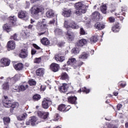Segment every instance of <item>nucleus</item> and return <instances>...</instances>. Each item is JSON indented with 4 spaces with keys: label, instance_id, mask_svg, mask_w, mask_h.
<instances>
[{
    "label": "nucleus",
    "instance_id": "nucleus-52",
    "mask_svg": "<svg viewBox=\"0 0 128 128\" xmlns=\"http://www.w3.org/2000/svg\"><path fill=\"white\" fill-rule=\"evenodd\" d=\"M30 3L29 2L26 1L25 4V8H30Z\"/></svg>",
    "mask_w": 128,
    "mask_h": 128
},
{
    "label": "nucleus",
    "instance_id": "nucleus-25",
    "mask_svg": "<svg viewBox=\"0 0 128 128\" xmlns=\"http://www.w3.org/2000/svg\"><path fill=\"white\" fill-rule=\"evenodd\" d=\"M94 26L96 28H97V30H104V24L99 22H96Z\"/></svg>",
    "mask_w": 128,
    "mask_h": 128
},
{
    "label": "nucleus",
    "instance_id": "nucleus-7",
    "mask_svg": "<svg viewBox=\"0 0 128 128\" xmlns=\"http://www.w3.org/2000/svg\"><path fill=\"white\" fill-rule=\"evenodd\" d=\"M37 114L39 118L43 120H46L48 116H50L48 112H44V111H38Z\"/></svg>",
    "mask_w": 128,
    "mask_h": 128
},
{
    "label": "nucleus",
    "instance_id": "nucleus-33",
    "mask_svg": "<svg viewBox=\"0 0 128 128\" xmlns=\"http://www.w3.org/2000/svg\"><path fill=\"white\" fill-rule=\"evenodd\" d=\"M63 80H66V82H68L69 78L66 72H62L60 78Z\"/></svg>",
    "mask_w": 128,
    "mask_h": 128
},
{
    "label": "nucleus",
    "instance_id": "nucleus-53",
    "mask_svg": "<svg viewBox=\"0 0 128 128\" xmlns=\"http://www.w3.org/2000/svg\"><path fill=\"white\" fill-rule=\"evenodd\" d=\"M42 60V59L39 58H36L35 59V60H34V62H35V64H40V62Z\"/></svg>",
    "mask_w": 128,
    "mask_h": 128
},
{
    "label": "nucleus",
    "instance_id": "nucleus-64",
    "mask_svg": "<svg viewBox=\"0 0 128 128\" xmlns=\"http://www.w3.org/2000/svg\"><path fill=\"white\" fill-rule=\"evenodd\" d=\"M9 6L10 8H12H12H14V4H10L9 5Z\"/></svg>",
    "mask_w": 128,
    "mask_h": 128
},
{
    "label": "nucleus",
    "instance_id": "nucleus-17",
    "mask_svg": "<svg viewBox=\"0 0 128 128\" xmlns=\"http://www.w3.org/2000/svg\"><path fill=\"white\" fill-rule=\"evenodd\" d=\"M76 100H78L76 97L74 96H70L68 98V101L72 104H78Z\"/></svg>",
    "mask_w": 128,
    "mask_h": 128
},
{
    "label": "nucleus",
    "instance_id": "nucleus-63",
    "mask_svg": "<svg viewBox=\"0 0 128 128\" xmlns=\"http://www.w3.org/2000/svg\"><path fill=\"white\" fill-rule=\"evenodd\" d=\"M26 124L27 126H30V120L26 121Z\"/></svg>",
    "mask_w": 128,
    "mask_h": 128
},
{
    "label": "nucleus",
    "instance_id": "nucleus-35",
    "mask_svg": "<svg viewBox=\"0 0 128 128\" xmlns=\"http://www.w3.org/2000/svg\"><path fill=\"white\" fill-rule=\"evenodd\" d=\"M14 68L16 70H22L24 64L22 63H18L14 66Z\"/></svg>",
    "mask_w": 128,
    "mask_h": 128
},
{
    "label": "nucleus",
    "instance_id": "nucleus-6",
    "mask_svg": "<svg viewBox=\"0 0 128 128\" xmlns=\"http://www.w3.org/2000/svg\"><path fill=\"white\" fill-rule=\"evenodd\" d=\"M74 8L76 10H85L86 11V10H88V6H86L82 2H79L75 4Z\"/></svg>",
    "mask_w": 128,
    "mask_h": 128
},
{
    "label": "nucleus",
    "instance_id": "nucleus-55",
    "mask_svg": "<svg viewBox=\"0 0 128 128\" xmlns=\"http://www.w3.org/2000/svg\"><path fill=\"white\" fill-rule=\"evenodd\" d=\"M80 34H86V31L84 30V28H82L80 29Z\"/></svg>",
    "mask_w": 128,
    "mask_h": 128
},
{
    "label": "nucleus",
    "instance_id": "nucleus-5",
    "mask_svg": "<svg viewBox=\"0 0 128 128\" xmlns=\"http://www.w3.org/2000/svg\"><path fill=\"white\" fill-rule=\"evenodd\" d=\"M4 106L5 108H18L20 104L18 102H15L12 104V101L8 100V101H4Z\"/></svg>",
    "mask_w": 128,
    "mask_h": 128
},
{
    "label": "nucleus",
    "instance_id": "nucleus-44",
    "mask_svg": "<svg viewBox=\"0 0 128 128\" xmlns=\"http://www.w3.org/2000/svg\"><path fill=\"white\" fill-rule=\"evenodd\" d=\"M72 52L74 54H78L80 52V48H74L72 50Z\"/></svg>",
    "mask_w": 128,
    "mask_h": 128
},
{
    "label": "nucleus",
    "instance_id": "nucleus-41",
    "mask_svg": "<svg viewBox=\"0 0 128 128\" xmlns=\"http://www.w3.org/2000/svg\"><path fill=\"white\" fill-rule=\"evenodd\" d=\"M3 121H4V124H6V126H8V124H10V118L8 117H4L3 118Z\"/></svg>",
    "mask_w": 128,
    "mask_h": 128
},
{
    "label": "nucleus",
    "instance_id": "nucleus-48",
    "mask_svg": "<svg viewBox=\"0 0 128 128\" xmlns=\"http://www.w3.org/2000/svg\"><path fill=\"white\" fill-rule=\"evenodd\" d=\"M82 91L83 92H86V94H88L90 92V89L86 88V87H84L82 88Z\"/></svg>",
    "mask_w": 128,
    "mask_h": 128
},
{
    "label": "nucleus",
    "instance_id": "nucleus-39",
    "mask_svg": "<svg viewBox=\"0 0 128 128\" xmlns=\"http://www.w3.org/2000/svg\"><path fill=\"white\" fill-rule=\"evenodd\" d=\"M127 8L128 7H126V6H122L120 10H118V14H124V12H126Z\"/></svg>",
    "mask_w": 128,
    "mask_h": 128
},
{
    "label": "nucleus",
    "instance_id": "nucleus-13",
    "mask_svg": "<svg viewBox=\"0 0 128 128\" xmlns=\"http://www.w3.org/2000/svg\"><path fill=\"white\" fill-rule=\"evenodd\" d=\"M20 78V74H16L12 78H8V82H10L11 84H14V82H18Z\"/></svg>",
    "mask_w": 128,
    "mask_h": 128
},
{
    "label": "nucleus",
    "instance_id": "nucleus-49",
    "mask_svg": "<svg viewBox=\"0 0 128 128\" xmlns=\"http://www.w3.org/2000/svg\"><path fill=\"white\" fill-rule=\"evenodd\" d=\"M11 40H18V34H15L10 37Z\"/></svg>",
    "mask_w": 128,
    "mask_h": 128
},
{
    "label": "nucleus",
    "instance_id": "nucleus-1",
    "mask_svg": "<svg viewBox=\"0 0 128 128\" xmlns=\"http://www.w3.org/2000/svg\"><path fill=\"white\" fill-rule=\"evenodd\" d=\"M30 12L34 18H38L40 12H42L44 10L43 6H36L34 5L30 10Z\"/></svg>",
    "mask_w": 128,
    "mask_h": 128
},
{
    "label": "nucleus",
    "instance_id": "nucleus-54",
    "mask_svg": "<svg viewBox=\"0 0 128 128\" xmlns=\"http://www.w3.org/2000/svg\"><path fill=\"white\" fill-rule=\"evenodd\" d=\"M13 90H14V92H20V86H14L13 88Z\"/></svg>",
    "mask_w": 128,
    "mask_h": 128
},
{
    "label": "nucleus",
    "instance_id": "nucleus-62",
    "mask_svg": "<svg viewBox=\"0 0 128 128\" xmlns=\"http://www.w3.org/2000/svg\"><path fill=\"white\" fill-rule=\"evenodd\" d=\"M4 100L3 101V105H4V102H8V96H4Z\"/></svg>",
    "mask_w": 128,
    "mask_h": 128
},
{
    "label": "nucleus",
    "instance_id": "nucleus-38",
    "mask_svg": "<svg viewBox=\"0 0 128 128\" xmlns=\"http://www.w3.org/2000/svg\"><path fill=\"white\" fill-rule=\"evenodd\" d=\"M86 10H78L75 12V14H77V16H80L81 14H86Z\"/></svg>",
    "mask_w": 128,
    "mask_h": 128
},
{
    "label": "nucleus",
    "instance_id": "nucleus-46",
    "mask_svg": "<svg viewBox=\"0 0 128 128\" xmlns=\"http://www.w3.org/2000/svg\"><path fill=\"white\" fill-rule=\"evenodd\" d=\"M118 86H121V88H124V86H126V82H119L118 84Z\"/></svg>",
    "mask_w": 128,
    "mask_h": 128
},
{
    "label": "nucleus",
    "instance_id": "nucleus-22",
    "mask_svg": "<svg viewBox=\"0 0 128 128\" xmlns=\"http://www.w3.org/2000/svg\"><path fill=\"white\" fill-rule=\"evenodd\" d=\"M68 110L69 109H67L66 108V105H64V104H61L58 107V110H60V112H64L68 111Z\"/></svg>",
    "mask_w": 128,
    "mask_h": 128
},
{
    "label": "nucleus",
    "instance_id": "nucleus-8",
    "mask_svg": "<svg viewBox=\"0 0 128 128\" xmlns=\"http://www.w3.org/2000/svg\"><path fill=\"white\" fill-rule=\"evenodd\" d=\"M18 17L19 18H22L24 20H28V13L26 11H20L18 13Z\"/></svg>",
    "mask_w": 128,
    "mask_h": 128
},
{
    "label": "nucleus",
    "instance_id": "nucleus-61",
    "mask_svg": "<svg viewBox=\"0 0 128 128\" xmlns=\"http://www.w3.org/2000/svg\"><path fill=\"white\" fill-rule=\"evenodd\" d=\"M58 46L60 47L63 46L64 44V42H60L58 43Z\"/></svg>",
    "mask_w": 128,
    "mask_h": 128
},
{
    "label": "nucleus",
    "instance_id": "nucleus-59",
    "mask_svg": "<svg viewBox=\"0 0 128 128\" xmlns=\"http://www.w3.org/2000/svg\"><path fill=\"white\" fill-rule=\"evenodd\" d=\"M36 49H32L31 51V54L32 55L36 54Z\"/></svg>",
    "mask_w": 128,
    "mask_h": 128
},
{
    "label": "nucleus",
    "instance_id": "nucleus-45",
    "mask_svg": "<svg viewBox=\"0 0 128 128\" xmlns=\"http://www.w3.org/2000/svg\"><path fill=\"white\" fill-rule=\"evenodd\" d=\"M28 83L30 86H36V80L32 79L28 81Z\"/></svg>",
    "mask_w": 128,
    "mask_h": 128
},
{
    "label": "nucleus",
    "instance_id": "nucleus-9",
    "mask_svg": "<svg viewBox=\"0 0 128 128\" xmlns=\"http://www.w3.org/2000/svg\"><path fill=\"white\" fill-rule=\"evenodd\" d=\"M52 100L46 99V98H44V100L42 101V106L43 108H44L45 110H46L48 108V106H50L52 104Z\"/></svg>",
    "mask_w": 128,
    "mask_h": 128
},
{
    "label": "nucleus",
    "instance_id": "nucleus-26",
    "mask_svg": "<svg viewBox=\"0 0 128 128\" xmlns=\"http://www.w3.org/2000/svg\"><path fill=\"white\" fill-rule=\"evenodd\" d=\"M46 16L47 18H52V16H54V11L50 9L46 12Z\"/></svg>",
    "mask_w": 128,
    "mask_h": 128
},
{
    "label": "nucleus",
    "instance_id": "nucleus-19",
    "mask_svg": "<svg viewBox=\"0 0 128 128\" xmlns=\"http://www.w3.org/2000/svg\"><path fill=\"white\" fill-rule=\"evenodd\" d=\"M30 124L31 126H36V124H38V118L32 116L30 118Z\"/></svg>",
    "mask_w": 128,
    "mask_h": 128
},
{
    "label": "nucleus",
    "instance_id": "nucleus-36",
    "mask_svg": "<svg viewBox=\"0 0 128 128\" xmlns=\"http://www.w3.org/2000/svg\"><path fill=\"white\" fill-rule=\"evenodd\" d=\"M100 10L102 14H106V10H108L106 4H104L101 6Z\"/></svg>",
    "mask_w": 128,
    "mask_h": 128
},
{
    "label": "nucleus",
    "instance_id": "nucleus-30",
    "mask_svg": "<svg viewBox=\"0 0 128 128\" xmlns=\"http://www.w3.org/2000/svg\"><path fill=\"white\" fill-rule=\"evenodd\" d=\"M40 42L42 44H44V46H48V44H50V40H48L46 38H42Z\"/></svg>",
    "mask_w": 128,
    "mask_h": 128
},
{
    "label": "nucleus",
    "instance_id": "nucleus-4",
    "mask_svg": "<svg viewBox=\"0 0 128 128\" xmlns=\"http://www.w3.org/2000/svg\"><path fill=\"white\" fill-rule=\"evenodd\" d=\"M64 26L66 28H73L74 30H76L80 28V26H78L76 22L72 20H65L64 22Z\"/></svg>",
    "mask_w": 128,
    "mask_h": 128
},
{
    "label": "nucleus",
    "instance_id": "nucleus-51",
    "mask_svg": "<svg viewBox=\"0 0 128 128\" xmlns=\"http://www.w3.org/2000/svg\"><path fill=\"white\" fill-rule=\"evenodd\" d=\"M116 16L117 18H120V22H122V20H124V18L122 17V16H120V13L116 14Z\"/></svg>",
    "mask_w": 128,
    "mask_h": 128
},
{
    "label": "nucleus",
    "instance_id": "nucleus-57",
    "mask_svg": "<svg viewBox=\"0 0 128 128\" xmlns=\"http://www.w3.org/2000/svg\"><path fill=\"white\" fill-rule=\"evenodd\" d=\"M109 21L110 22H114V17H110Z\"/></svg>",
    "mask_w": 128,
    "mask_h": 128
},
{
    "label": "nucleus",
    "instance_id": "nucleus-23",
    "mask_svg": "<svg viewBox=\"0 0 128 128\" xmlns=\"http://www.w3.org/2000/svg\"><path fill=\"white\" fill-rule=\"evenodd\" d=\"M10 82H4L2 86L3 90H10Z\"/></svg>",
    "mask_w": 128,
    "mask_h": 128
},
{
    "label": "nucleus",
    "instance_id": "nucleus-60",
    "mask_svg": "<svg viewBox=\"0 0 128 128\" xmlns=\"http://www.w3.org/2000/svg\"><path fill=\"white\" fill-rule=\"evenodd\" d=\"M21 36H24V38H26V32L24 31H22L21 33Z\"/></svg>",
    "mask_w": 128,
    "mask_h": 128
},
{
    "label": "nucleus",
    "instance_id": "nucleus-14",
    "mask_svg": "<svg viewBox=\"0 0 128 128\" xmlns=\"http://www.w3.org/2000/svg\"><path fill=\"white\" fill-rule=\"evenodd\" d=\"M50 68L52 72H56L58 70V69L60 68V66L56 63H52L50 66Z\"/></svg>",
    "mask_w": 128,
    "mask_h": 128
},
{
    "label": "nucleus",
    "instance_id": "nucleus-10",
    "mask_svg": "<svg viewBox=\"0 0 128 128\" xmlns=\"http://www.w3.org/2000/svg\"><path fill=\"white\" fill-rule=\"evenodd\" d=\"M92 18L94 22H98L100 18V15L98 12H94L92 14Z\"/></svg>",
    "mask_w": 128,
    "mask_h": 128
},
{
    "label": "nucleus",
    "instance_id": "nucleus-34",
    "mask_svg": "<svg viewBox=\"0 0 128 128\" xmlns=\"http://www.w3.org/2000/svg\"><path fill=\"white\" fill-rule=\"evenodd\" d=\"M26 116H28V114H26V113H24L22 114L16 116V118L18 120H26Z\"/></svg>",
    "mask_w": 128,
    "mask_h": 128
},
{
    "label": "nucleus",
    "instance_id": "nucleus-27",
    "mask_svg": "<svg viewBox=\"0 0 128 128\" xmlns=\"http://www.w3.org/2000/svg\"><path fill=\"white\" fill-rule=\"evenodd\" d=\"M70 40H72L74 38V34L70 30H68L66 33Z\"/></svg>",
    "mask_w": 128,
    "mask_h": 128
},
{
    "label": "nucleus",
    "instance_id": "nucleus-15",
    "mask_svg": "<svg viewBox=\"0 0 128 128\" xmlns=\"http://www.w3.org/2000/svg\"><path fill=\"white\" fill-rule=\"evenodd\" d=\"M88 44V40L84 38L81 39L76 43V46H84Z\"/></svg>",
    "mask_w": 128,
    "mask_h": 128
},
{
    "label": "nucleus",
    "instance_id": "nucleus-56",
    "mask_svg": "<svg viewBox=\"0 0 128 128\" xmlns=\"http://www.w3.org/2000/svg\"><path fill=\"white\" fill-rule=\"evenodd\" d=\"M33 46L34 48H36V50H40V47L38 46L36 44H34Z\"/></svg>",
    "mask_w": 128,
    "mask_h": 128
},
{
    "label": "nucleus",
    "instance_id": "nucleus-20",
    "mask_svg": "<svg viewBox=\"0 0 128 128\" xmlns=\"http://www.w3.org/2000/svg\"><path fill=\"white\" fill-rule=\"evenodd\" d=\"M0 62L2 64L5 66H10V60L8 58H3L1 60Z\"/></svg>",
    "mask_w": 128,
    "mask_h": 128
},
{
    "label": "nucleus",
    "instance_id": "nucleus-31",
    "mask_svg": "<svg viewBox=\"0 0 128 128\" xmlns=\"http://www.w3.org/2000/svg\"><path fill=\"white\" fill-rule=\"evenodd\" d=\"M44 69L42 68H39L38 70H36V76H44Z\"/></svg>",
    "mask_w": 128,
    "mask_h": 128
},
{
    "label": "nucleus",
    "instance_id": "nucleus-58",
    "mask_svg": "<svg viewBox=\"0 0 128 128\" xmlns=\"http://www.w3.org/2000/svg\"><path fill=\"white\" fill-rule=\"evenodd\" d=\"M122 108V104H118L117 105V108L118 110H120V108Z\"/></svg>",
    "mask_w": 128,
    "mask_h": 128
},
{
    "label": "nucleus",
    "instance_id": "nucleus-18",
    "mask_svg": "<svg viewBox=\"0 0 128 128\" xmlns=\"http://www.w3.org/2000/svg\"><path fill=\"white\" fill-rule=\"evenodd\" d=\"M59 90L60 92H68V84L64 83L62 86L59 87Z\"/></svg>",
    "mask_w": 128,
    "mask_h": 128
},
{
    "label": "nucleus",
    "instance_id": "nucleus-43",
    "mask_svg": "<svg viewBox=\"0 0 128 128\" xmlns=\"http://www.w3.org/2000/svg\"><path fill=\"white\" fill-rule=\"evenodd\" d=\"M58 20L56 18H54L53 20H50L49 22L48 23V24H50L51 26H54V22H56V24H58Z\"/></svg>",
    "mask_w": 128,
    "mask_h": 128
},
{
    "label": "nucleus",
    "instance_id": "nucleus-12",
    "mask_svg": "<svg viewBox=\"0 0 128 128\" xmlns=\"http://www.w3.org/2000/svg\"><path fill=\"white\" fill-rule=\"evenodd\" d=\"M62 15L64 18H70L72 16V10L71 9H64L62 11Z\"/></svg>",
    "mask_w": 128,
    "mask_h": 128
},
{
    "label": "nucleus",
    "instance_id": "nucleus-50",
    "mask_svg": "<svg viewBox=\"0 0 128 128\" xmlns=\"http://www.w3.org/2000/svg\"><path fill=\"white\" fill-rule=\"evenodd\" d=\"M108 128H118V126L114 124H109L108 125H106Z\"/></svg>",
    "mask_w": 128,
    "mask_h": 128
},
{
    "label": "nucleus",
    "instance_id": "nucleus-47",
    "mask_svg": "<svg viewBox=\"0 0 128 128\" xmlns=\"http://www.w3.org/2000/svg\"><path fill=\"white\" fill-rule=\"evenodd\" d=\"M30 24H34V26H38V22H37L34 19H30Z\"/></svg>",
    "mask_w": 128,
    "mask_h": 128
},
{
    "label": "nucleus",
    "instance_id": "nucleus-28",
    "mask_svg": "<svg viewBox=\"0 0 128 128\" xmlns=\"http://www.w3.org/2000/svg\"><path fill=\"white\" fill-rule=\"evenodd\" d=\"M54 60L57 62H64V56H62L60 54H57L55 56Z\"/></svg>",
    "mask_w": 128,
    "mask_h": 128
},
{
    "label": "nucleus",
    "instance_id": "nucleus-40",
    "mask_svg": "<svg viewBox=\"0 0 128 128\" xmlns=\"http://www.w3.org/2000/svg\"><path fill=\"white\" fill-rule=\"evenodd\" d=\"M98 40V38L96 36H92L90 39L91 44H94V42H96Z\"/></svg>",
    "mask_w": 128,
    "mask_h": 128
},
{
    "label": "nucleus",
    "instance_id": "nucleus-24",
    "mask_svg": "<svg viewBox=\"0 0 128 128\" xmlns=\"http://www.w3.org/2000/svg\"><path fill=\"white\" fill-rule=\"evenodd\" d=\"M120 30V24L118 23L113 26L112 28V30L113 32H118Z\"/></svg>",
    "mask_w": 128,
    "mask_h": 128
},
{
    "label": "nucleus",
    "instance_id": "nucleus-32",
    "mask_svg": "<svg viewBox=\"0 0 128 128\" xmlns=\"http://www.w3.org/2000/svg\"><path fill=\"white\" fill-rule=\"evenodd\" d=\"M27 88H28V85L26 84H22L19 86L20 92H24Z\"/></svg>",
    "mask_w": 128,
    "mask_h": 128
},
{
    "label": "nucleus",
    "instance_id": "nucleus-2",
    "mask_svg": "<svg viewBox=\"0 0 128 128\" xmlns=\"http://www.w3.org/2000/svg\"><path fill=\"white\" fill-rule=\"evenodd\" d=\"M46 22V20L43 19L42 20L38 21L37 24V26L38 28V30L40 31H44L43 32L40 33V35L44 34H46V32L48 34V26L47 24H44Z\"/></svg>",
    "mask_w": 128,
    "mask_h": 128
},
{
    "label": "nucleus",
    "instance_id": "nucleus-16",
    "mask_svg": "<svg viewBox=\"0 0 128 128\" xmlns=\"http://www.w3.org/2000/svg\"><path fill=\"white\" fill-rule=\"evenodd\" d=\"M7 46L10 50H14L16 48V43L14 40H10L8 42Z\"/></svg>",
    "mask_w": 128,
    "mask_h": 128
},
{
    "label": "nucleus",
    "instance_id": "nucleus-21",
    "mask_svg": "<svg viewBox=\"0 0 128 128\" xmlns=\"http://www.w3.org/2000/svg\"><path fill=\"white\" fill-rule=\"evenodd\" d=\"M54 32L55 36H62V34H64L62 30L60 28H55Z\"/></svg>",
    "mask_w": 128,
    "mask_h": 128
},
{
    "label": "nucleus",
    "instance_id": "nucleus-42",
    "mask_svg": "<svg viewBox=\"0 0 128 128\" xmlns=\"http://www.w3.org/2000/svg\"><path fill=\"white\" fill-rule=\"evenodd\" d=\"M33 100L34 102H37L40 100V95L38 94H36L33 96Z\"/></svg>",
    "mask_w": 128,
    "mask_h": 128
},
{
    "label": "nucleus",
    "instance_id": "nucleus-3",
    "mask_svg": "<svg viewBox=\"0 0 128 128\" xmlns=\"http://www.w3.org/2000/svg\"><path fill=\"white\" fill-rule=\"evenodd\" d=\"M10 22V25L8 24H4L3 29L6 30L7 32H10L11 26H14L16 22V16H10L8 18Z\"/></svg>",
    "mask_w": 128,
    "mask_h": 128
},
{
    "label": "nucleus",
    "instance_id": "nucleus-37",
    "mask_svg": "<svg viewBox=\"0 0 128 128\" xmlns=\"http://www.w3.org/2000/svg\"><path fill=\"white\" fill-rule=\"evenodd\" d=\"M88 56V54L86 52H83L81 55L80 56L79 58L80 60H86Z\"/></svg>",
    "mask_w": 128,
    "mask_h": 128
},
{
    "label": "nucleus",
    "instance_id": "nucleus-11",
    "mask_svg": "<svg viewBox=\"0 0 128 128\" xmlns=\"http://www.w3.org/2000/svg\"><path fill=\"white\" fill-rule=\"evenodd\" d=\"M28 48H26L25 49H22L20 53L19 54L20 58H26L28 57Z\"/></svg>",
    "mask_w": 128,
    "mask_h": 128
},
{
    "label": "nucleus",
    "instance_id": "nucleus-29",
    "mask_svg": "<svg viewBox=\"0 0 128 128\" xmlns=\"http://www.w3.org/2000/svg\"><path fill=\"white\" fill-rule=\"evenodd\" d=\"M76 62V60L74 58H69L67 62L68 66H74Z\"/></svg>",
    "mask_w": 128,
    "mask_h": 128
}]
</instances>
